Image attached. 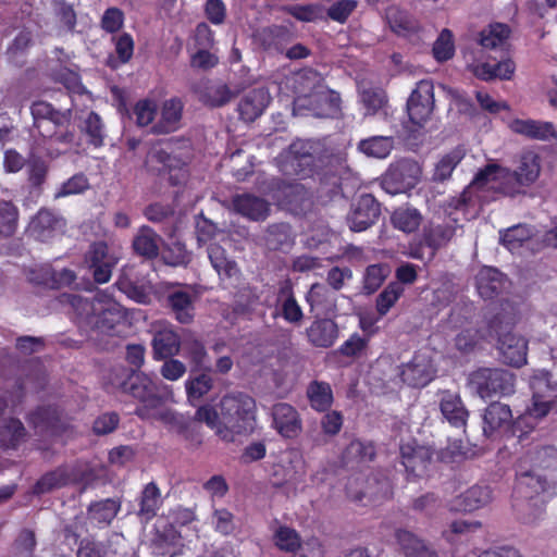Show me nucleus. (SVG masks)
I'll use <instances>...</instances> for the list:
<instances>
[{"label": "nucleus", "instance_id": "nucleus-1", "mask_svg": "<svg viewBox=\"0 0 557 557\" xmlns=\"http://www.w3.org/2000/svg\"><path fill=\"white\" fill-rule=\"evenodd\" d=\"M281 170L288 175H315L323 188L337 194L354 177L345 149L330 147L318 139H297L280 156Z\"/></svg>", "mask_w": 557, "mask_h": 557}, {"label": "nucleus", "instance_id": "nucleus-2", "mask_svg": "<svg viewBox=\"0 0 557 557\" xmlns=\"http://www.w3.org/2000/svg\"><path fill=\"white\" fill-rule=\"evenodd\" d=\"M557 493V448L536 445L517 463L513 507L524 523H534L544 512V493Z\"/></svg>", "mask_w": 557, "mask_h": 557}, {"label": "nucleus", "instance_id": "nucleus-3", "mask_svg": "<svg viewBox=\"0 0 557 557\" xmlns=\"http://www.w3.org/2000/svg\"><path fill=\"white\" fill-rule=\"evenodd\" d=\"M532 393L525 412L513 420L511 408L500 401L491 403L482 414L483 434L488 438L500 437L510 431L521 438L534 430L537 420L545 418L557 404V379L545 369L533 370L528 380Z\"/></svg>", "mask_w": 557, "mask_h": 557}, {"label": "nucleus", "instance_id": "nucleus-4", "mask_svg": "<svg viewBox=\"0 0 557 557\" xmlns=\"http://www.w3.org/2000/svg\"><path fill=\"white\" fill-rule=\"evenodd\" d=\"M540 172V157L533 151L521 154L516 171L495 163L487 164L475 174L472 182L458 197L448 201L446 210L449 215L455 210L467 216L471 209L486 200V191L499 190L503 194L515 196L521 193L523 187L532 185L537 180Z\"/></svg>", "mask_w": 557, "mask_h": 557}, {"label": "nucleus", "instance_id": "nucleus-5", "mask_svg": "<svg viewBox=\"0 0 557 557\" xmlns=\"http://www.w3.org/2000/svg\"><path fill=\"white\" fill-rule=\"evenodd\" d=\"M194 420L205 423L224 442H233L236 435L253 430L256 401L246 393L233 392L224 395L216 406H200Z\"/></svg>", "mask_w": 557, "mask_h": 557}, {"label": "nucleus", "instance_id": "nucleus-6", "mask_svg": "<svg viewBox=\"0 0 557 557\" xmlns=\"http://www.w3.org/2000/svg\"><path fill=\"white\" fill-rule=\"evenodd\" d=\"M61 301L72 307L77 319L102 333H111L126 319L124 308L108 290H99L91 300L64 294Z\"/></svg>", "mask_w": 557, "mask_h": 557}, {"label": "nucleus", "instance_id": "nucleus-7", "mask_svg": "<svg viewBox=\"0 0 557 557\" xmlns=\"http://www.w3.org/2000/svg\"><path fill=\"white\" fill-rule=\"evenodd\" d=\"M128 381L123 384V389L136 398L140 405L135 413L141 419H154L163 421L166 424L182 428V417L171 410H161L162 398L160 395L161 382L153 380L143 372H133L128 374L123 370Z\"/></svg>", "mask_w": 557, "mask_h": 557}, {"label": "nucleus", "instance_id": "nucleus-8", "mask_svg": "<svg viewBox=\"0 0 557 557\" xmlns=\"http://www.w3.org/2000/svg\"><path fill=\"white\" fill-rule=\"evenodd\" d=\"M297 82L301 94L295 101L297 109L308 108L318 117L333 116L339 111V95L323 84L319 73L306 70L297 75Z\"/></svg>", "mask_w": 557, "mask_h": 557}, {"label": "nucleus", "instance_id": "nucleus-9", "mask_svg": "<svg viewBox=\"0 0 557 557\" xmlns=\"http://www.w3.org/2000/svg\"><path fill=\"white\" fill-rule=\"evenodd\" d=\"M516 317L512 313L499 312L488 321L490 337H497V348L504 362L512 367L527 363L528 341L515 332Z\"/></svg>", "mask_w": 557, "mask_h": 557}, {"label": "nucleus", "instance_id": "nucleus-10", "mask_svg": "<svg viewBox=\"0 0 557 557\" xmlns=\"http://www.w3.org/2000/svg\"><path fill=\"white\" fill-rule=\"evenodd\" d=\"M469 385L482 399L512 395L516 376L500 368H481L469 375Z\"/></svg>", "mask_w": 557, "mask_h": 557}, {"label": "nucleus", "instance_id": "nucleus-11", "mask_svg": "<svg viewBox=\"0 0 557 557\" xmlns=\"http://www.w3.org/2000/svg\"><path fill=\"white\" fill-rule=\"evenodd\" d=\"M421 168L418 162L403 159L392 164L383 176V187L392 195L412 189L420 181Z\"/></svg>", "mask_w": 557, "mask_h": 557}, {"label": "nucleus", "instance_id": "nucleus-12", "mask_svg": "<svg viewBox=\"0 0 557 557\" xmlns=\"http://www.w3.org/2000/svg\"><path fill=\"white\" fill-rule=\"evenodd\" d=\"M119 255L109 248L103 242L95 243L90 246L85 256V263L91 271L94 280L99 284L110 281L112 270L119 262Z\"/></svg>", "mask_w": 557, "mask_h": 557}, {"label": "nucleus", "instance_id": "nucleus-13", "mask_svg": "<svg viewBox=\"0 0 557 557\" xmlns=\"http://www.w3.org/2000/svg\"><path fill=\"white\" fill-rule=\"evenodd\" d=\"M433 84L422 79L417 84L407 101V112L410 121L417 126H423L430 119L434 107Z\"/></svg>", "mask_w": 557, "mask_h": 557}, {"label": "nucleus", "instance_id": "nucleus-14", "mask_svg": "<svg viewBox=\"0 0 557 557\" xmlns=\"http://www.w3.org/2000/svg\"><path fill=\"white\" fill-rule=\"evenodd\" d=\"M381 213L380 203L370 195H361L347 216L349 228L362 232L373 225Z\"/></svg>", "mask_w": 557, "mask_h": 557}, {"label": "nucleus", "instance_id": "nucleus-15", "mask_svg": "<svg viewBox=\"0 0 557 557\" xmlns=\"http://www.w3.org/2000/svg\"><path fill=\"white\" fill-rule=\"evenodd\" d=\"M435 375V368L430 356L425 352H418L403 367L401 379L412 387H423L429 384Z\"/></svg>", "mask_w": 557, "mask_h": 557}, {"label": "nucleus", "instance_id": "nucleus-16", "mask_svg": "<svg viewBox=\"0 0 557 557\" xmlns=\"http://www.w3.org/2000/svg\"><path fill=\"white\" fill-rule=\"evenodd\" d=\"M272 425L285 438L297 437L302 430L298 411L289 404L278 403L272 407Z\"/></svg>", "mask_w": 557, "mask_h": 557}, {"label": "nucleus", "instance_id": "nucleus-17", "mask_svg": "<svg viewBox=\"0 0 557 557\" xmlns=\"http://www.w3.org/2000/svg\"><path fill=\"white\" fill-rule=\"evenodd\" d=\"M147 164L158 172L168 171L173 184H178L185 177V161L172 156L161 147H153L147 156Z\"/></svg>", "mask_w": 557, "mask_h": 557}, {"label": "nucleus", "instance_id": "nucleus-18", "mask_svg": "<svg viewBox=\"0 0 557 557\" xmlns=\"http://www.w3.org/2000/svg\"><path fill=\"white\" fill-rule=\"evenodd\" d=\"M64 220L48 209H41L32 219L28 231L33 237L47 242L63 232Z\"/></svg>", "mask_w": 557, "mask_h": 557}, {"label": "nucleus", "instance_id": "nucleus-19", "mask_svg": "<svg viewBox=\"0 0 557 557\" xmlns=\"http://www.w3.org/2000/svg\"><path fill=\"white\" fill-rule=\"evenodd\" d=\"M400 456L401 462L408 472L421 475L430 465L433 453L429 447L409 442L401 444Z\"/></svg>", "mask_w": 557, "mask_h": 557}, {"label": "nucleus", "instance_id": "nucleus-20", "mask_svg": "<svg viewBox=\"0 0 557 557\" xmlns=\"http://www.w3.org/2000/svg\"><path fill=\"white\" fill-rule=\"evenodd\" d=\"M183 102L178 98H171L162 103L159 119L152 124L153 134H169L181 126Z\"/></svg>", "mask_w": 557, "mask_h": 557}, {"label": "nucleus", "instance_id": "nucleus-21", "mask_svg": "<svg viewBox=\"0 0 557 557\" xmlns=\"http://www.w3.org/2000/svg\"><path fill=\"white\" fill-rule=\"evenodd\" d=\"M509 128L519 135L534 140H552L557 138V131L552 122L516 119L509 123Z\"/></svg>", "mask_w": 557, "mask_h": 557}, {"label": "nucleus", "instance_id": "nucleus-22", "mask_svg": "<svg viewBox=\"0 0 557 557\" xmlns=\"http://www.w3.org/2000/svg\"><path fill=\"white\" fill-rule=\"evenodd\" d=\"M270 101V92L264 87L248 91L238 104L240 117L246 122L255 121L264 112Z\"/></svg>", "mask_w": 557, "mask_h": 557}, {"label": "nucleus", "instance_id": "nucleus-23", "mask_svg": "<svg viewBox=\"0 0 557 557\" xmlns=\"http://www.w3.org/2000/svg\"><path fill=\"white\" fill-rule=\"evenodd\" d=\"M461 226L457 224V218L443 223H432L424 230L423 238L428 247L433 251L446 246L456 236ZM434 255V252H432Z\"/></svg>", "mask_w": 557, "mask_h": 557}, {"label": "nucleus", "instance_id": "nucleus-24", "mask_svg": "<svg viewBox=\"0 0 557 557\" xmlns=\"http://www.w3.org/2000/svg\"><path fill=\"white\" fill-rule=\"evenodd\" d=\"M233 207L237 213L252 221L265 220L270 212V205L267 200L250 194L235 196Z\"/></svg>", "mask_w": 557, "mask_h": 557}, {"label": "nucleus", "instance_id": "nucleus-25", "mask_svg": "<svg viewBox=\"0 0 557 557\" xmlns=\"http://www.w3.org/2000/svg\"><path fill=\"white\" fill-rule=\"evenodd\" d=\"M440 408L443 417L455 428H465L469 416L459 395L444 391L441 393Z\"/></svg>", "mask_w": 557, "mask_h": 557}, {"label": "nucleus", "instance_id": "nucleus-26", "mask_svg": "<svg viewBox=\"0 0 557 557\" xmlns=\"http://www.w3.org/2000/svg\"><path fill=\"white\" fill-rule=\"evenodd\" d=\"M180 336L170 326L160 325L152 338L153 357L157 360L166 359L180 350Z\"/></svg>", "mask_w": 557, "mask_h": 557}, {"label": "nucleus", "instance_id": "nucleus-27", "mask_svg": "<svg viewBox=\"0 0 557 557\" xmlns=\"http://www.w3.org/2000/svg\"><path fill=\"white\" fill-rule=\"evenodd\" d=\"M493 500V491L486 485H473L455 500V508L462 511L479 510Z\"/></svg>", "mask_w": 557, "mask_h": 557}, {"label": "nucleus", "instance_id": "nucleus-28", "mask_svg": "<svg viewBox=\"0 0 557 557\" xmlns=\"http://www.w3.org/2000/svg\"><path fill=\"white\" fill-rule=\"evenodd\" d=\"M195 294L178 289L169 294L168 305L180 323H190L195 317Z\"/></svg>", "mask_w": 557, "mask_h": 557}, {"label": "nucleus", "instance_id": "nucleus-29", "mask_svg": "<svg viewBox=\"0 0 557 557\" xmlns=\"http://www.w3.org/2000/svg\"><path fill=\"white\" fill-rule=\"evenodd\" d=\"M307 336L315 347H331L338 337L337 324L331 319L315 320L307 329Z\"/></svg>", "mask_w": 557, "mask_h": 557}, {"label": "nucleus", "instance_id": "nucleus-30", "mask_svg": "<svg viewBox=\"0 0 557 557\" xmlns=\"http://www.w3.org/2000/svg\"><path fill=\"white\" fill-rule=\"evenodd\" d=\"M475 283L480 296L491 299L505 288L506 280L497 269L484 267L478 272Z\"/></svg>", "mask_w": 557, "mask_h": 557}, {"label": "nucleus", "instance_id": "nucleus-31", "mask_svg": "<svg viewBox=\"0 0 557 557\" xmlns=\"http://www.w3.org/2000/svg\"><path fill=\"white\" fill-rule=\"evenodd\" d=\"M161 506L162 495L160 488L154 482L147 483L138 497V517L143 521L148 522L157 516Z\"/></svg>", "mask_w": 557, "mask_h": 557}, {"label": "nucleus", "instance_id": "nucleus-32", "mask_svg": "<svg viewBox=\"0 0 557 557\" xmlns=\"http://www.w3.org/2000/svg\"><path fill=\"white\" fill-rule=\"evenodd\" d=\"M386 20L391 29L403 37H411L420 30L419 22L408 12L391 7L386 10Z\"/></svg>", "mask_w": 557, "mask_h": 557}, {"label": "nucleus", "instance_id": "nucleus-33", "mask_svg": "<svg viewBox=\"0 0 557 557\" xmlns=\"http://www.w3.org/2000/svg\"><path fill=\"white\" fill-rule=\"evenodd\" d=\"M122 503L119 498H107L91 503L88 507V518L98 527H108L121 510Z\"/></svg>", "mask_w": 557, "mask_h": 557}, {"label": "nucleus", "instance_id": "nucleus-34", "mask_svg": "<svg viewBox=\"0 0 557 557\" xmlns=\"http://www.w3.org/2000/svg\"><path fill=\"white\" fill-rule=\"evenodd\" d=\"M77 480V475L72 468L60 467L51 472L46 473L38 480L34 487L36 494H44L55 488L63 487Z\"/></svg>", "mask_w": 557, "mask_h": 557}, {"label": "nucleus", "instance_id": "nucleus-35", "mask_svg": "<svg viewBox=\"0 0 557 557\" xmlns=\"http://www.w3.org/2000/svg\"><path fill=\"white\" fill-rule=\"evenodd\" d=\"M4 409V401L0 397V413ZM25 436L22 422L14 418L0 417V445L5 448H14Z\"/></svg>", "mask_w": 557, "mask_h": 557}, {"label": "nucleus", "instance_id": "nucleus-36", "mask_svg": "<svg viewBox=\"0 0 557 557\" xmlns=\"http://www.w3.org/2000/svg\"><path fill=\"white\" fill-rule=\"evenodd\" d=\"M282 467L285 470V481L288 483H299L306 475V460L299 449L292 448L286 450L281 458Z\"/></svg>", "mask_w": 557, "mask_h": 557}, {"label": "nucleus", "instance_id": "nucleus-37", "mask_svg": "<svg viewBox=\"0 0 557 557\" xmlns=\"http://www.w3.org/2000/svg\"><path fill=\"white\" fill-rule=\"evenodd\" d=\"M161 237L150 227L143 226L134 237V250L148 259L158 256Z\"/></svg>", "mask_w": 557, "mask_h": 557}, {"label": "nucleus", "instance_id": "nucleus-38", "mask_svg": "<svg viewBox=\"0 0 557 557\" xmlns=\"http://www.w3.org/2000/svg\"><path fill=\"white\" fill-rule=\"evenodd\" d=\"M307 397L312 409L329 410L333 404V391L329 383L312 381L307 387Z\"/></svg>", "mask_w": 557, "mask_h": 557}, {"label": "nucleus", "instance_id": "nucleus-39", "mask_svg": "<svg viewBox=\"0 0 557 557\" xmlns=\"http://www.w3.org/2000/svg\"><path fill=\"white\" fill-rule=\"evenodd\" d=\"M394 148V138L392 136H372L362 139L358 144V150L367 157L385 159Z\"/></svg>", "mask_w": 557, "mask_h": 557}, {"label": "nucleus", "instance_id": "nucleus-40", "mask_svg": "<svg viewBox=\"0 0 557 557\" xmlns=\"http://www.w3.org/2000/svg\"><path fill=\"white\" fill-rule=\"evenodd\" d=\"M395 536L405 550L406 557H437L432 549L407 530H397Z\"/></svg>", "mask_w": 557, "mask_h": 557}, {"label": "nucleus", "instance_id": "nucleus-41", "mask_svg": "<svg viewBox=\"0 0 557 557\" xmlns=\"http://www.w3.org/2000/svg\"><path fill=\"white\" fill-rule=\"evenodd\" d=\"M533 236L527 224H518L499 232L500 243L511 252L517 251Z\"/></svg>", "mask_w": 557, "mask_h": 557}, {"label": "nucleus", "instance_id": "nucleus-42", "mask_svg": "<svg viewBox=\"0 0 557 557\" xmlns=\"http://www.w3.org/2000/svg\"><path fill=\"white\" fill-rule=\"evenodd\" d=\"M278 301L281 302V313L282 317L289 323L297 324L299 323L302 318L304 313L296 301L293 293L292 287L288 283H285L278 293Z\"/></svg>", "mask_w": 557, "mask_h": 557}, {"label": "nucleus", "instance_id": "nucleus-43", "mask_svg": "<svg viewBox=\"0 0 557 557\" xmlns=\"http://www.w3.org/2000/svg\"><path fill=\"white\" fill-rule=\"evenodd\" d=\"M208 256L210 262L219 275L232 277L238 273V268L235 261L226 257L224 248L220 245L211 244L208 247Z\"/></svg>", "mask_w": 557, "mask_h": 557}, {"label": "nucleus", "instance_id": "nucleus-44", "mask_svg": "<svg viewBox=\"0 0 557 557\" xmlns=\"http://www.w3.org/2000/svg\"><path fill=\"white\" fill-rule=\"evenodd\" d=\"M510 28L503 23L488 25L480 33V45L483 48L495 49L503 46L509 38Z\"/></svg>", "mask_w": 557, "mask_h": 557}, {"label": "nucleus", "instance_id": "nucleus-45", "mask_svg": "<svg viewBox=\"0 0 557 557\" xmlns=\"http://www.w3.org/2000/svg\"><path fill=\"white\" fill-rule=\"evenodd\" d=\"M360 99L367 115H375L379 113L387 115L386 97L382 89L363 88L360 91Z\"/></svg>", "mask_w": 557, "mask_h": 557}, {"label": "nucleus", "instance_id": "nucleus-46", "mask_svg": "<svg viewBox=\"0 0 557 557\" xmlns=\"http://www.w3.org/2000/svg\"><path fill=\"white\" fill-rule=\"evenodd\" d=\"M421 221V213L410 207L398 208L392 215L393 225L405 233H411L418 230Z\"/></svg>", "mask_w": 557, "mask_h": 557}, {"label": "nucleus", "instance_id": "nucleus-47", "mask_svg": "<svg viewBox=\"0 0 557 557\" xmlns=\"http://www.w3.org/2000/svg\"><path fill=\"white\" fill-rule=\"evenodd\" d=\"M465 154L462 147H456L445 154L435 165L433 174L434 181L443 182L449 178L455 168L465 158Z\"/></svg>", "mask_w": 557, "mask_h": 557}, {"label": "nucleus", "instance_id": "nucleus-48", "mask_svg": "<svg viewBox=\"0 0 557 557\" xmlns=\"http://www.w3.org/2000/svg\"><path fill=\"white\" fill-rule=\"evenodd\" d=\"M274 545L283 552L296 553L301 546V539L295 529L280 525L273 533Z\"/></svg>", "mask_w": 557, "mask_h": 557}, {"label": "nucleus", "instance_id": "nucleus-49", "mask_svg": "<svg viewBox=\"0 0 557 557\" xmlns=\"http://www.w3.org/2000/svg\"><path fill=\"white\" fill-rule=\"evenodd\" d=\"M18 225V209L11 201H0V237L15 234Z\"/></svg>", "mask_w": 557, "mask_h": 557}, {"label": "nucleus", "instance_id": "nucleus-50", "mask_svg": "<svg viewBox=\"0 0 557 557\" xmlns=\"http://www.w3.org/2000/svg\"><path fill=\"white\" fill-rule=\"evenodd\" d=\"M404 287L397 283H389L376 298V311L384 317L404 294Z\"/></svg>", "mask_w": 557, "mask_h": 557}, {"label": "nucleus", "instance_id": "nucleus-51", "mask_svg": "<svg viewBox=\"0 0 557 557\" xmlns=\"http://www.w3.org/2000/svg\"><path fill=\"white\" fill-rule=\"evenodd\" d=\"M158 103L153 99H141L133 108L136 124L140 127L152 126L158 114Z\"/></svg>", "mask_w": 557, "mask_h": 557}, {"label": "nucleus", "instance_id": "nucleus-52", "mask_svg": "<svg viewBox=\"0 0 557 557\" xmlns=\"http://www.w3.org/2000/svg\"><path fill=\"white\" fill-rule=\"evenodd\" d=\"M265 243L270 249H282L292 243L290 227L285 223L272 224L267 230Z\"/></svg>", "mask_w": 557, "mask_h": 557}, {"label": "nucleus", "instance_id": "nucleus-53", "mask_svg": "<svg viewBox=\"0 0 557 557\" xmlns=\"http://www.w3.org/2000/svg\"><path fill=\"white\" fill-rule=\"evenodd\" d=\"M213 386L212 377L206 373L188 379L185 383L187 397L190 404L201 399Z\"/></svg>", "mask_w": 557, "mask_h": 557}, {"label": "nucleus", "instance_id": "nucleus-54", "mask_svg": "<svg viewBox=\"0 0 557 557\" xmlns=\"http://www.w3.org/2000/svg\"><path fill=\"white\" fill-rule=\"evenodd\" d=\"M82 131L88 136V141L95 147H101L104 139V125L96 112H89L84 120Z\"/></svg>", "mask_w": 557, "mask_h": 557}, {"label": "nucleus", "instance_id": "nucleus-55", "mask_svg": "<svg viewBox=\"0 0 557 557\" xmlns=\"http://www.w3.org/2000/svg\"><path fill=\"white\" fill-rule=\"evenodd\" d=\"M389 273V269L384 264H371L366 269L363 275V289L367 294L376 292Z\"/></svg>", "mask_w": 557, "mask_h": 557}, {"label": "nucleus", "instance_id": "nucleus-56", "mask_svg": "<svg viewBox=\"0 0 557 557\" xmlns=\"http://www.w3.org/2000/svg\"><path fill=\"white\" fill-rule=\"evenodd\" d=\"M433 55L436 61L445 62L454 57L455 44L453 33L444 28L433 45Z\"/></svg>", "mask_w": 557, "mask_h": 557}, {"label": "nucleus", "instance_id": "nucleus-57", "mask_svg": "<svg viewBox=\"0 0 557 557\" xmlns=\"http://www.w3.org/2000/svg\"><path fill=\"white\" fill-rule=\"evenodd\" d=\"M42 274L40 276H34V272H30L29 280L37 284H47L51 281L57 285H70L72 284L76 275L74 271L70 269H62L59 272H51L48 268H42Z\"/></svg>", "mask_w": 557, "mask_h": 557}, {"label": "nucleus", "instance_id": "nucleus-58", "mask_svg": "<svg viewBox=\"0 0 557 557\" xmlns=\"http://www.w3.org/2000/svg\"><path fill=\"white\" fill-rule=\"evenodd\" d=\"M184 356L195 364L197 369H206L209 366V358L203 344L198 339L184 342Z\"/></svg>", "mask_w": 557, "mask_h": 557}, {"label": "nucleus", "instance_id": "nucleus-59", "mask_svg": "<svg viewBox=\"0 0 557 557\" xmlns=\"http://www.w3.org/2000/svg\"><path fill=\"white\" fill-rule=\"evenodd\" d=\"M89 188V182L85 174L78 173L62 183L54 194V198H63L84 193Z\"/></svg>", "mask_w": 557, "mask_h": 557}, {"label": "nucleus", "instance_id": "nucleus-60", "mask_svg": "<svg viewBox=\"0 0 557 557\" xmlns=\"http://www.w3.org/2000/svg\"><path fill=\"white\" fill-rule=\"evenodd\" d=\"M211 525L215 532L230 535L235 530L234 515L225 508L214 509L211 516Z\"/></svg>", "mask_w": 557, "mask_h": 557}, {"label": "nucleus", "instance_id": "nucleus-61", "mask_svg": "<svg viewBox=\"0 0 557 557\" xmlns=\"http://www.w3.org/2000/svg\"><path fill=\"white\" fill-rule=\"evenodd\" d=\"M54 108L46 101H36L30 107V112L34 117V125L40 135H49L47 129V119L52 114Z\"/></svg>", "mask_w": 557, "mask_h": 557}, {"label": "nucleus", "instance_id": "nucleus-62", "mask_svg": "<svg viewBox=\"0 0 557 557\" xmlns=\"http://www.w3.org/2000/svg\"><path fill=\"white\" fill-rule=\"evenodd\" d=\"M490 337L488 327L486 331H478L472 326L462 330L456 336V347L461 351H468L482 338Z\"/></svg>", "mask_w": 557, "mask_h": 557}, {"label": "nucleus", "instance_id": "nucleus-63", "mask_svg": "<svg viewBox=\"0 0 557 557\" xmlns=\"http://www.w3.org/2000/svg\"><path fill=\"white\" fill-rule=\"evenodd\" d=\"M357 0H338L327 9V16L337 23H345L350 14L357 9Z\"/></svg>", "mask_w": 557, "mask_h": 557}, {"label": "nucleus", "instance_id": "nucleus-64", "mask_svg": "<svg viewBox=\"0 0 557 557\" xmlns=\"http://www.w3.org/2000/svg\"><path fill=\"white\" fill-rule=\"evenodd\" d=\"M219 58L215 53L208 50V48H199L190 57V66L200 71H209L216 66Z\"/></svg>", "mask_w": 557, "mask_h": 557}]
</instances>
